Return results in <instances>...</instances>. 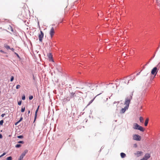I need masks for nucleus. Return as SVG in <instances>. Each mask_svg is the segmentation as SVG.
Segmentation results:
<instances>
[{
    "mask_svg": "<svg viewBox=\"0 0 160 160\" xmlns=\"http://www.w3.org/2000/svg\"><path fill=\"white\" fill-rule=\"evenodd\" d=\"M133 92H132V93L130 94V95L125 98L124 104L126 105V106L128 107V108L129 107L130 101L132 98Z\"/></svg>",
    "mask_w": 160,
    "mask_h": 160,
    "instance_id": "f257e3e1",
    "label": "nucleus"
},
{
    "mask_svg": "<svg viewBox=\"0 0 160 160\" xmlns=\"http://www.w3.org/2000/svg\"><path fill=\"white\" fill-rule=\"evenodd\" d=\"M133 128L134 129L138 130L141 132H143L144 131L143 128L137 123H134Z\"/></svg>",
    "mask_w": 160,
    "mask_h": 160,
    "instance_id": "f03ea898",
    "label": "nucleus"
},
{
    "mask_svg": "<svg viewBox=\"0 0 160 160\" xmlns=\"http://www.w3.org/2000/svg\"><path fill=\"white\" fill-rule=\"evenodd\" d=\"M133 139L137 141H140L141 139V136L138 134H135L133 136Z\"/></svg>",
    "mask_w": 160,
    "mask_h": 160,
    "instance_id": "7ed1b4c3",
    "label": "nucleus"
},
{
    "mask_svg": "<svg viewBox=\"0 0 160 160\" xmlns=\"http://www.w3.org/2000/svg\"><path fill=\"white\" fill-rule=\"evenodd\" d=\"M40 34L39 35V40L40 42H42L43 37L44 34L42 31H40Z\"/></svg>",
    "mask_w": 160,
    "mask_h": 160,
    "instance_id": "20e7f679",
    "label": "nucleus"
},
{
    "mask_svg": "<svg viewBox=\"0 0 160 160\" xmlns=\"http://www.w3.org/2000/svg\"><path fill=\"white\" fill-rule=\"evenodd\" d=\"M157 67H155L151 71V74L153 75H156L157 73Z\"/></svg>",
    "mask_w": 160,
    "mask_h": 160,
    "instance_id": "39448f33",
    "label": "nucleus"
},
{
    "mask_svg": "<svg viewBox=\"0 0 160 160\" xmlns=\"http://www.w3.org/2000/svg\"><path fill=\"white\" fill-rule=\"evenodd\" d=\"M55 33L54 28L52 27L50 30V34L51 37V38H52L53 36L54 33Z\"/></svg>",
    "mask_w": 160,
    "mask_h": 160,
    "instance_id": "423d86ee",
    "label": "nucleus"
},
{
    "mask_svg": "<svg viewBox=\"0 0 160 160\" xmlns=\"http://www.w3.org/2000/svg\"><path fill=\"white\" fill-rule=\"evenodd\" d=\"M85 85L88 86V87H90V88L92 90L94 89V88L93 87H95V86L94 85H92L90 83H85Z\"/></svg>",
    "mask_w": 160,
    "mask_h": 160,
    "instance_id": "0eeeda50",
    "label": "nucleus"
},
{
    "mask_svg": "<svg viewBox=\"0 0 160 160\" xmlns=\"http://www.w3.org/2000/svg\"><path fill=\"white\" fill-rule=\"evenodd\" d=\"M128 108L125 106L124 108H122L120 111V113H124L128 109Z\"/></svg>",
    "mask_w": 160,
    "mask_h": 160,
    "instance_id": "6e6552de",
    "label": "nucleus"
},
{
    "mask_svg": "<svg viewBox=\"0 0 160 160\" xmlns=\"http://www.w3.org/2000/svg\"><path fill=\"white\" fill-rule=\"evenodd\" d=\"M150 157V154L148 153H147L145 154L144 158L147 159H148Z\"/></svg>",
    "mask_w": 160,
    "mask_h": 160,
    "instance_id": "1a4fd4ad",
    "label": "nucleus"
},
{
    "mask_svg": "<svg viewBox=\"0 0 160 160\" xmlns=\"http://www.w3.org/2000/svg\"><path fill=\"white\" fill-rule=\"evenodd\" d=\"M39 106L38 107L37 110H36V111H35L34 121H35V120H36V117H37V113H38V109H39Z\"/></svg>",
    "mask_w": 160,
    "mask_h": 160,
    "instance_id": "9d476101",
    "label": "nucleus"
},
{
    "mask_svg": "<svg viewBox=\"0 0 160 160\" xmlns=\"http://www.w3.org/2000/svg\"><path fill=\"white\" fill-rule=\"evenodd\" d=\"M76 96V95L75 94V93L74 92H71L70 93V98H72Z\"/></svg>",
    "mask_w": 160,
    "mask_h": 160,
    "instance_id": "9b49d317",
    "label": "nucleus"
},
{
    "mask_svg": "<svg viewBox=\"0 0 160 160\" xmlns=\"http://www.w3.org/2000/svg\"><path fill=\"white\" fill-rule=\"evenodd\" d=\"M4 47L7 50L11 49L10 47L6 43L4 44Z\"/></svg>",
    "mask_w": 160,
    "mask_h": 160,
    "instance_id": "f8f14e48",
    "label": "nucleus"
},
{
    "mask_svg": "<svg viewBox=\"0 0 160 160\" xmlns=\"http://www.w3.org/2000/svg\"><path fill=\"white\" fill-rule=\"evenodd\" d=\"M149 121V119L148 118H147L145 121V123H144V125L145 126H147L148 125V122Z\"/></svg>",
    "mask_w": 160,
    "mask_h": 160,
    "instance_id": "ddd939ff",
    "label": "nucleus"
},
{
    "mask_svg": "<svg viewBox=\"0 0 160 160\" xmlns=\"http://www.w3.org/2000/svg\"><path fill=\"white\" fill-rule=\"evenodd\" d=\"M142 153V152L141 151H137L136 152V154L137 155L138 157H139L140 155H141V154Z\"/></svg>",
    "mask_w": 160,
    "mask_h": 160,
    "instance_id": "4468645a",
    "label": "nucleus"
},
{
    "mask_svg": "<svg viewBox=\"0 0 160 160\" xmlns=\"http://www.w3.org/2000/svg\"><path fill=\"white\" fill-rule=\"evenodd\" d=\"M120 155L121 158H125L126 156V154L123 152H121L120 153Z\"/></svg>",
    "mask_w": 160,
    "mask_h": 160,
    "instance_id": "2eb2a0df",
    "label": "nucleus"
},
{
    "mask_svg": "<svg viewBox=\"0 0 160 160\" xmlns=\"http://www.w3.org/2000/svg\"><path fill=\"white\" fill-rule=\"evenodd\" d=\"M139 120L140 122L142 123L143 122V119L142 117H140L139 118Z\"/></svg>",
    "mask_w": 160,
    "mask_h": 160,
    "instance_id": "dca6fc26",
    "label": "nucleus"
},
{
    "mask_svg": "<svg viewBox=\"0 0 160 160\" xmlns=\"http://www.w3.org/2000/svg\"><path fill=\"white\" fill-rule=\"evenodd\" d=\"M96 97H94L92 99V100H91L89 102L88 104V105H89L93 101H94V100L95 98Z\"/></svg>",
    "mask_w": 160,
    "mask_h": 160,
    "instance_id": "f3484780",
    "label": "nucleus"
},
{
    "mask_svg": "<svg viewBox=\"0 0 160 160\" xmlns=\"http://www.w3.org/2000/svg\"><path fill=\"white\" fill-rule=\"evenodd\" d=\"M25 107H22V108L21 110V112H24L25 111Z\"/></svg>",
    "mask_w": 160,
    "mask_h": 160,
    "instance_id": "a211bd4d",
    "label": "nucleus"
},
{
    "mask_svg": "<svg viewBox=\"0 0 160 160\" xmlns=\"http://www.w3.org/2000/svg\"><path fill=\"white\" fill-rule=\"evenodd\" d=\"M21 146V144H17L15 146V147L16 148H19Z\"/></svg>",
    "mask_w": 160,
    "mask_h": 160,
    "instance_id": "6ab92c4d",
    "label": "nucleus"
},
{
    "mask_svg": "<svg viewBox=\"0 0 160 160\" xmlns=\"http://www.w3.org/2000/svg\"><path fill=\"white\" fill-rule=\"evenodd\" d=\"M12 157L11 156H10L7 158L6 160H12Z\"/></svg>",
    "mask_w": 160,
    "mask_h": 160,
    "instance_id": "aec40b11",
    "label": "nucleus"
},
{
    "mask_svg": "<svg viewBox=\"0 0 160 160\" xmlns=\"http://www.w3.org/2000/svg\"><path fill=\"white\" fill-rule=\"evenodd\" d=\"M22 99L23 100H24L25 99V96L24 95L22 96Z\"/></svg>",
    "mask_w": 160,
    "mask_h": 160,
    "instance_id": "412c9836",
    "label": "nucleus"
},
{
    "mask_svg": "<svg viewBox=\"0 0 160 160\" xmlns=\"http://www.w3.org/2000/svg\"><path fill=\"white\" fill-rule=\"evenodd\" d=\"M48 57L49 58H52V57L51 53H50L49 54Z\"/></svg>",
    "mask_w": 160,
    "mask_h": 160,
    "instance_id": "4be33fe9",
    "label": "nucleus"
},
{
    "mask_svg": "<svg viewBox=\"0 0 160 160\" xmlns=\"http://www.w3.org/2000/svg\"><path fill=\"white\" fill-rule=\"evenodd\" d=\"M23 158V157L20 155L18 160H22Z\"/></svg>",
    "mask_w": 160,
    "mask_h": 160,
    "instance_id": "5701e85b",
    "label": "nucleus"
},
{
    "mask_svg": "<svg viewBox=\"0 0 160 160\" xmlns=\"http://www.w3.org/2000/svg\"><path fill=\"white\" fill-rule=\"evenodd\" d=\"M17 138H23V136L22 135L18 136Z\"/></svg>",
    "mask_w": 160,
    "mask_h": 160,
    "instance_id": "b1692460",
    "label": "nucleus"
},
{
    "mask_svg": "<svg viewBox=\"0 0 160 160\" xmlns=\"http://www.w3.org/2000/svg\"><path fill=\"white\" fill-rule=\"evenodd\" d=\"M21 86L20 85H18L16 86V88L17 89H18L20 88Z\"/></svg>",
    "mask_w": 160,
    "mask_h": 160,
    "instance_id": "393cba45",
    "label": "nucleus"
},
{
    "mask_svg": "<svg viewBox=\"0 0 160 160\" xmlns=\"http://www.w3.org/2000/svg\"><path fill=\"white\" fill-rule=\"evenodd\" d=\"M70 98H70V97L69 96V97H67L66 98V100L69 101L70 100Z\"/></svg>",
    "mask_w": 160,
    "mask_h": 160,
    "instance_id": "a878e982",
    "label": "nucleus"
},
{
    "mask_svg": "<svg viewBox=\"0 0 160 160\" xmlns=\"http://www.w3.org/2000/svg\"><path fill=\"white\" fill-rule=\"evenodd\" d=\"M18 143L20 144H23L24 143V142L23 141H19L18 142Z\"/></svg>",
    "mask_w": 160,
    "mask_h": 160,
    "instance_id": "bb28decb",
    "label": "nucleus"
},
{
    "mask_svg": "<svg viewBox=\"0 0 160 160\" xmlns=\"http://www.w3.org/2000/svg\"><path fill=\"white\" fill-rule=\"evenodd\" d=\"M3 123V120H1L0 121V125H2Z\"/></svg>",
    "mask_w": 160,
    "mask_h": 160,
    "instance_id": "cd10ccee",
    "label": "nucleus"
},
{
    "mask_svg": "<svg viewBox=\"0 0 160 160\" xmlns=\"http://www.w3.org/2000/svg\"><path fill=\"white\" fill-rule=\"evenodd\" d=\"M28 150H27V149H26V150H25L23 152H24V153H25V154H26L28 153Z\"/></svg>",
    "mask_w": 160,
    "mask_h": 160,
    "instance_id": "c85d7f7f",
    "label": "nucleus"
},
{
    "mask_svg": "<svg viewBox=\"0 0 160 160\" xmlns=\"http://www.w3.org/2000/svg\"><path fill=\"white\" fill-rule=\"evenodd\" d=\"M33 98V97L32 96H31L29 97V99L30 100H31Z\"/></svg>",
    "mask_w": 160,
    "mask_h": 160,
    "instance_id": "c756f323",
    "label": "nucleus"
},
{
    "mask_svg": "<svg viewBox=\"0 0 160 160\" xmlns=\"http://www.w3.org/2000/svg\"><path fill=\"white\" fill-rule=\"evenodd\" d=\"M6 154V153L5 152H4L0 156V158H1L2 157H3V156H4V155H5V154Z\"/></svg>",
    "mask_w": 160,
    "mask_h": 160,
    "instance_id": "7c9ffc66",
    "label": "nucleus"
},
{
    "mask_svg": "<svg viewBox=\"0 0 160 160\" xmlns=\"http://www.w3.org/2000/svg\"><path fill=\"white\" fill-rule=\"evenodd\" d=\"M14 54L16 55V56L18 57V58H20L18 54L16 52H14Z\"/></svg>",
    "mask_w": 160,
    "mask_h": 160,
    "instance_id": "2f4dec72",
    "label": "nucleus"
},
{
    "mask_svg": "<svg viewBox=\"0 0 160 160\" xmlns=\"http://www.w3.org/2000/svg\"><path fill=\"white\" fill-rule=\"evenodd\" d=\"M14 79V77L13 76H12L11 78L10 81L12 82L13 81Z\"/></svg>",
    "mask_w": 160,
    "mask_h": 160,
    "instance_id": "473e14b6",
    "label": "nucleus"
},
{
    "mask_svg": "<svg viewBox=\"0 0 160 160\" xmlns=\"http://www.w3.org/2000/svg\"><path fill=\"white\" fill-rule=\"evenodd\" d=\"M25 155L26 154H25V153L23 152V153L21 154V156L24 157Z\"/></svg>",
    "mask_w": 160,
    "mask_h": 160,
    "instance_id": "72a5a7b5",
    "label": "nucleus"
},
{
    "mask_svg": "<svg viewBox=\"0 0 160 160\" xmlns=\"http://www.w3.org/2000/svg\"><path fill=\"white\" fill-rule=\"evenodd\" d=\"M22 103V101H20L18 102V104L19 105H21Z\"/></svg>",
    "mask_w": 160,
    "mask_h": 160,
    "instance_id": "f704fd0d",
    "label": "nucleus"
},
{
    "mask_svg": "<svg viewBox=\"0 0 160 160\" xmlns=\"http://www.w3.org/2000/svg\"><path fill=\"white\" fill-rule=\"evenodd\" d=\"M22 119V118L21 117L20 118V119L18 121V122H20Z\"/></svg>",
    "mask_w": 160,
    "mask_h": 160,
    "instance_id": "c9c22d12",
    "label": "nucleus"
},
{
    "mask_svg": "<svg viewBox=\"0 0 160 160\" xmlns=\"http://www.w3.org/2000/svg\"><path fill=\"white\" fill-rule=\"evenodd\" d=\"M120 103V101H117V102H116V101H115L114 102H113V104H115L116 103H117L118 104L119 103Z\"/></svg>",
    "mask_w": 160,
    "mask_h": 160,
    "instance_id": "e433bc0d",
    "label": "nucleus"
},
{
    "mask_svg": "<svg viewBox=\"0 0 160 160\" xmlns=\"http://www.w3.org/2000/svg\"><path fill=\"white\" fill-rule=\"evenodd\" d=\"M134 78H135V77H134L133 79H132V78H131L130 79V80H129L128 81V83H127V84H128L129 83V81L130 80H132H132H133V79H134Z\"/></svg>",
    "mask_w": 160,
    "mask_h": 160,
    "instance_id": "4c0bfd02",
    "label": "nucleus"
},
{
    "mask_svg": "<svg viewBox=\"0 0 160 160\" xmlns=\"http://www.w3.org/2000/svg\"><path fill=\"white\" fill-rule=\"evenodd\" d=\"M10 49L13 52H14L15 50L13 48H11V49Z\"/></svg>",
    "mask_w": 160,
    "mask_h": 160,
    "instance_id": "58836bf2",
    "label": "nucleus"
},
{
    "mask_svg": "<svg viewBox=\"0 0 160 160\" xmlns=\"http://www.w3.org/2000/svg\"><path fill=\"white\" fill-rule=\"evenodd\" d=\"M140 160H147L146 158H145L144 157H143L142 159H141Z\"/></svg>",
    "mask_w": 160,
    "mask_h": 160,
    "instance_id": "ea45409f",
    "label": "nucleus"
},
{
    "mask_svg": "<svg viewBox=\"0 0 160 160\" xmlns=\"http://www.w3.org/2000/svg\"><path fill=\"white\" fill-rule=\"evenodd\" d=\"M133 146L134 147L136 148L137 147V144H135L133 145Z\"/></svg>",
    "mask_w": 160,
    "mask_h": 160,
    "instance_id": "a19ab883",
    "label": "nucleus"
},
{
    "mask_svg": "<svg viewBox=\"0 0 160 160\" xmlns=\"http://www.w3.org/2000/svg\"><path fill=\"white\" fill-rule=\"evenodd\" d=\"M5 115V113H3V114H2V115H1V116L2 117H3Z\"/></svg>",
    "mask_w": 160,
    "mask_h": 160,
    "instance_id": "79ce46f5",
    "label": "nucleus"
},
{
    "mask_svg": "<svg viewBox=\"0 0 160 160\" xmlns=\"http://www.w3.org/2000/svg\"><path fill=\"white\" fill-rule=\"evenodd\" d=\"M2 138V135L1 134H0V138Z\"/></svg>",
    "mask_w": 160,
    "mask_h": 160,
    "instance_id": "37998d69",
    "label": "nucleus"
},
{
    "mask_svg": "<svg viewBox=\"0 0 160 160\" xmlns=\"http://www.w3.org/2000/svg\"><path fill=\"white\" fill-rule=\"evenodd\" d=\"M140 72H138V73H137V74H136V75H137V76H138V75H139V74H140Z\"/></svg>",
    "mask_w": 160,
    "mask_h": 160,
    "instance_id": "c03bdc74",
    "label": "nucleus"
},
{
    "mask_svg": "<svg viewBox=\"0 0 160 160\" xmlns=\"http://www.w3.org/2000/svg\"><path fill=\"white\" fill-rule=\"evenodd\" d=\"M30 110H28V116L29 115V114L30 113Z\"/></svg>",
    "mask_w": 160,
    "mask_h": 160,
    "instance_id": "a18cd8bd",
    "label": "nucleus"
},
{
    "mask_svg": "<svg viewBox=\"0 0 160 160\" xmlns=\"http://www.w3.org/2000/svg\"><path fill=\"white\" fill-rule=\"evenodd\" d=\"M0 52H2V53H4V51H3L2 50H1L0 51Z\"/></svg>",
    "mask_w": 160,
    "mask_h": 160,
    "instance_id": "49530a36",
    "label": "nucleus"
},
{
    "mask_svg": "<svg viewBox=\"0 0 160 160\" xmlns=\"http://www.w3.org/2000/svg\"><path fill=\"white\" fill-rule=\"evenodd\" d=\"M150 62V61L148 62H147L145 65H147L149 63V62Z\"/></svg>",
    "mask_w": 160,
    "mask_h": 160,
    "instance_id": "de8ad7c7",
    "label": "nucleus"
},
{
    "mask_svg": "<svg viewBox=\"0 0 160 160\" xmlns=\"http://www.w3.org/2000/svg\"><path fill=\"white\" fill-rule=\"evenodd\" d=\"M19 122H18V121L15 124V125H16Z\"/></svg>",
    "mask_w": 160,
    "mask_h": 160,
    "instance_id": "09e8293b",
    "label": "nucleus"
},
{
    "mask_svg": "<svg viewBox=\"0 0 160 160\" xmlns=\"http://www.w3.org/2000/svg\"><path fill=\"white\" fill-rule=\"evenodd\" d=\"M113 84V83H110L109 84Z\"/></svg>",
    "mask_w": 160,
    "mask_h": 160,
    "instance_id": "8fccbe9b",
    "label": "nucleus"
},
{
    "mask_svg": "<svg viewBox=\"0 0 160 160\" xmlns=\"http://www.w3.org/2000/svg\"><path fill=\"white\" fill-rule=\"evenodd\" d=\"M154 56H153V57H152V58L150 59V60H151L152 59V58H154Z\"/></svg>",
    "mask_w": 160,
    "mask_h": 160,
    "instance_id": "3c124183",
    "label": "nucleus"
},
{
    "mask_svg": "<svg viewBox=\"0 0 160 160\" xmlns=\"http://www.w3.org/2000/svg\"><path fill=\"white\" fill-rule=\"evenodd\" d=\"M154 56H153V57H152V58L150 59V60H151L152 59V58H154Z\"/></svg>",
    "mask_w": 160,
    "mask_h": 160,
    "instance_id": "603ef678",
    "label": "nucleus"
},
{
    "mask_svg": "<svg viewBox=\"0 0 160 160\" xmlns=\"http://www.w3.org/2000/svg\"><path fill=\"white\" fill-rule=\"evenodd\" d=\"M33 79H34V76L33 75Z\"/></svg>",
    "mask_w": 160,
    "mask_h": 160,
    "instance_id": "864d4df0",
    "label": "nucleus"
},
{
    "mask_svg": "<svg viewBox=\"0 0 160 160\" xmlns=\"http://www.w3.org/2000/svg\"><path fill=\"white\" fill-rule=\"evenodd\" d=\"M158 65H160V62L158 64Z\"/></svg>",
    "mask_w": 160,
    "mask_h": 160,
    "instance_id": "5fc2aeb1",
    "label": "nucleus"
},
{
    "mask_svg": "<svg viewBox=\"0 0 160 160\" xmlns=\"http://www.w3.org/2000/svg\"><path fill=\"white\" fill-rule=\"evenodd\" d=\"M11 31H13V30L12 29Z\"/></svg>",
    "mask_w": 160,
    "mask_h": 160,
    "instance_id": "6e6d98bb",
    "label": "nucleus"
},
{
    "mask_svg": "<svg viewBox=\"0 0 160 160\" xmlns=\"http://www.w3.org/2000/svg\"><path fill=\"white\" fill-rule=\"evenodd\" d=\"M124 83H126V82H125V81H124Z\"/></svg>",
    "mask_w": 160,
    "mask_h": 160,
    "instance_id": "4d7b16f0",
    "label": "nucleus"
},
{
    "mask_svg": "<svg viewBox=\"0 0 160 160\" xmlns=\"http://www.w3.org/2000/svg\"><path fill=\"white\" fill-rule=\"evenodd\" d=\"M142 106H141V108H141V109H142Z\"/></svg>",
    "mask_w": 160,
    "mask_h": 160,
    "instance_id": "13d9d810",
    "label": "nucleus"
},
{
    "mask_svg": "<svg viewBox=\"0 0 160 160\" xmlns=\"http://www.w3.org/2000/svg\"><path fill=\"white\" fill-rule=\"evenodd\" d=\"M114 86H112V88H114Z\"/></svg>",
    "mask_w": 160,
    "mask_h": 160,
    "instance_id": "bf43d9fd",
    "label": "nucleus"
},
{
    "mask_svg": "<svg viewBox=\"0 0 160 160\" xmlns=\"http://www.w3.org/2000/svg\"><path fill=\"white\" fill-rule=\"evenodd\" d=\"M83 88V87H82V88Z\"/></svg>",
    "mask_w": 160,
    "mask_h": 160,
    "instance_id": "052dcab7",
    "label": "nucleus"
},
{
    "mask_svg": "<svg viewBox=\"0 0 160 160\" xmlns=\"http://www.w3.org/2000/svg\"><path fill=\"white\" fill-rule=\"evenodd\" d=\"M145 68V67H143V68Z\"/></svg>",
    "mask_w": 160,
    "mask_h": 160,
    "instance_id": "680f3d73",
    "label": "nucleus"
}]
</instances>
